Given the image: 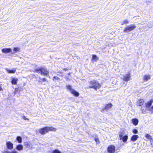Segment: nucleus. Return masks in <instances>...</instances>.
<instances>
[{"label":"nucleus","mask_w":153,"mask_h":153,"mask_svg":"<svg viewBox=\"0 0 153 153\" xmlns=\"http://www.w3.org/2000/svg\"><path fill=\"white\" fill-rule=\"evenodd\" d=\"M136 27V26L134 24H132L129 25L124 28L123 31L124 33H129L130 32L134 30Z\"/></svg>","instance_id":"obj_4"},{"label":"nucleus","mask_w":153,"mask_h":153,"mask_svg":"<svg viewBox=\"0 0 153 153\" xmlns=\"http://www.w3.org/2000/svg\"><path fill=\"white\" fill-rule=\"evenodd\" d=\"M22 118L24 120H29V119H28V118H26V117H25V116H23L22 117Z\"/></svg>","instance_id":"obj_32"},{"label":"nucleus","mask_w":153,"mask_h":153,"mask_svg":"<svg viewBox=\"0 0 153 153\" xmlns=\"http://www.w3.org/2000/svg\"><path fill=\"white\" fill-rule=\"evenodd\" d=\"M35 71L37 73H40L41 75L45 76L48 75L49 73L48 71L46 69L45 67L36 68Z\"/></svg>","instance_id":"obj_2"},{"label":"nucleus","mask_w":153,"mask_h":153,"mask_svg":"<svg viewBox=\"0 0 153 153\" xmlns=\"http://www.w3.org/2000/svg\"><path fill=\"white\" fill-rule=\"evenodd\" d=\"M12 49L10 48H4L1 49L2 52L4 53H7L12 52Z\"/></svg>","instance_id":"obj_9"},{"label":"nucleus","mask_w":153,"mask_h":153,"mask_svg":"<svg viewBox=\"0 0 153 153\" xmlns=\"http://www.w3.org/2000/svg\"><path fill=\"white\" fill-rule=\"evenodd\" d=\"M113 107V105L112 103H110L106 104L105 107L102 109L101 111L102 112H104L105 111H107L108 110L112 108Z\"/></svg>","instance_id":"obj_6"},{"label":"nucleus","mask_w":153,"mask_h":153,"mask_svg":"<svg viewBox=\"0 0 153 153\" xmlns=\"http://www.w3.org/2000/svg\"><path fill=\"white\" fill-rule=\"evenodd\" d=\"M130 74L128 73L126 75L123 76V80L126 81L127 82L130 80Z\"/></svg>","instance_id":"obj_11"},{"label":"nucleus","mask_w":153,"mask_h":153,"mask_svg":"<svg viewBox=\"0 0 153 153\" xmlns=\"http://www.w3.org/2000/svg\"><path fill=\"white\" fill-rule=\"evenodd\" d=\"M132 132L134 134H137L138 133V131L136 129L134 128L133 129Z\"/></svg>","instance_id":"obj_29"},{"label":"nucleus","mask_w":153,"mask_h":153,"mask_svg":"<svg viewBox=\"0 0 153 153\" xmlns=\"http://www.w3.org/2000/svg\"><path fill=\"white\" fill-rule=\"evenodd\" d=\"M115 151V147L114 145H110L107 148V151L109 153H114Z\"/></svg>","instance_id":"obj_7"},{"label":"nucleus","mask_w":153,"mask_h":153,"mask_svg":"<svg viewBox=\"0 0 153 153\" xmlns=\"http://www.w3.org/2000/svg\"><path fill=\"white\" fill-rule=\"evenodd\" d=\"M95 141L97 143H99V139L98 138H95L94 139Z\"/></svg>","instance_id":"obj_30"},{"label":"nucleus","mask_w":153,"mask_h":153,"mask_svg":"<svg viewBox=\"0 0 153 153\" xmlns=\"http://www.w3.org/2000/svg\"><path fill=\"white\" fill-rule=\"evenodd\" d=\"M23 146L21 144H19L16 146V149L18 151H20L22 150L23 149Z\"/></svg>","instance_id":"obj_20"},{"label":"nucleus","mask_w":153,"mask_h":153,"mask_svg":"<svg viewBox=\"0 0 153 153\" xmlns=\"http://www.w3.org/2000/svg\"><path fill=\"white\" fill-rule=\"evenodd\" d=\"M10 153H18V152L16 151H12L11 152L10 151Z\"/></svg>","instance_id":"obj_33"},{"label":"nucleus","mask_w":153,"mask_h":153,"mask_svg":"<svg viewBox=\"0 0 153 153\" xmlns=\"http://www.w3.org/2000/svg\"><path fill=\"white\" fill-rule=\"evenodd\" d=\"M151 27H151H149V28H150V27Z\"/></svg>","instance_id":"obj_42"},{"label":"nucleus","mask_w":153,"mask_h":153,"mask_svg":"<svg viewBox=\"0 0 153 153\" xmlns=\"http://www.w3.org/2000/svg\"><path fill=\"white\" fill-rule=\"evenodd\" d=\"M53 81H55V80H56L59 81L60 80V79L59 78L56 76H54L53 77Z\"/></svg>","instance_id":"obj_26"},{"label":"nucleus","mask_w":153,"mask_h":153,"mask_svg":"<svg viewBox=\"0 0 153 153\" xmlns=\"http://www.w3.org/2000/svg\"><path fill=\"white\" fill-rule=\"evenodd\" d=\"M16 140L19 143H21L22 142V138L20 136H17L16 137Z\"/></svg>","instance_id":"obj_21"},{"label":"nucleus","mask_w":153,"mask_h":153,"mask_svg":"<svg viewBox=\"0 0 153 153\" xmlns=\"http://www.w3.org/2000/svg\"><path fill=\"white\" fill-rule=\"evenodd\" d=\"M18 79L15 77H12L11 83L13 85H16L17 84Z\"/></svg>","instance_id":"obj_12"},{"label":"nucleus","mask_w":153,"mask_h":153,"mask_svg":"<svg viewBox=\"0 0 153 153\" xmlns=\"http://www.w3.org/2000/svg\"><path fill=\"white\" fill-rule=\"evenodd\" d=\"M68 70V69H67L66 68H64L63 69V70H64V71H67Z\"/></svg>","instance_id":"obj_38"},{"label":"nucleus","mask_w":153,"mask_h":153,"mask_svg":"<svg viewBox=\"0 0 153 153\" xmlns=\"http://www.w3.org/2000/svg\"><path fill=\"white\" fill-rule=\"evenodd\" d=\"M51 153H61L60 151L58 149H56L52 151V152H51Z\"/></svg>","instance_id":"obj_28"},{"label":"nucleus","mask_w":153,"mask_h":153,"mask_svg":"<svg viewBox=\"0 0 153 153\" xmlns=\"http://www.w3.org/2000/svg\"><path fill=\"white\" fill-rule=\"evenodd\" d=\"M138 138V135L134 134L131 137V140L132 141L134 142L136 141Z\"/></svg>","instance_id":"obj_13"},{"label":"nucleus","mask_w":153,"mask_h":153,"mask_svg":"<svg viewBox=\"0 0 153 153\" xmlns=\"http://www.w3.org/2000/svg\"><path fill=\"white\" fill-rule=\"evenodd\" d=\"M24 145L26 148H30V142H25Z\"/></svg>","instance_id":"obj_23"},{"label":"nucleus","mask_w":153,"mask_h":153,"mask_svg":"<svg viewBox=\"0 0 153 153\" xmlns=\"http://www.w3.org/2000/svg\"><path fill=\"white\" fill-rule=\"evenodd\" d=\"M120 139L122 140L124 143H126L128 139V136L127 134H125L123 132H120L119 135Z\"/></svg>","instance_id":"obj_5"},{"label":"nucleus","mask_w":153,"mask_h":153,"mask_svg":"<svg viewBox=\"0 0 153 153\" xmlns=\"http://www.w3.org/2000/svg\"><path fill=\"white\" fill-rule=\"evenodd\" d=\"M151 79V76L149 75H145L143 77V80L147 81Z\"/></svg>","instance_id":"obj_19"},{"label":"nucleus","mask_w":153,"mask_h":153,"mask_svg":"<svg viewBox=\"0 0 153 153\" xmlns=\"http://www.w3.org/2000/svg\"><path fill=\"white\" fill-rule=\"evenodd\" d=\"M71 73L70 72H69L68 74V75L69 76L70 75V74H71Z\"/></svg>","instance_id":"obj_40"},{"label":"nucleus","mask_w":153,"mask_h":153,"mask_svg":"<svg viewBox=\"0 0 153 153\" xmlns=\"http://www.w3.org/2000/svg\"><path fill=\"white\" fill-rule=\"evenodd\" d=\"M148 109V108L145 106H141V110L142 113L145 114L146 113V111Z\"/></svg>","instance_id":"obj_17"},{"label":"nucleus","mask_w":153,"mask_h":153,"mask_svg":"<svg viewBox=\"0 0 153 153\" xmlns=\"http://www.w3.org/2000/svg\"><path fill=\"white\" fill-rule=\"evenodd\" d=\"M125 24V23H123H123H122V25H123L124 24Z\"/></svg>","instance_id":"obj_41"},{"label":"nucleus","mask_w":153,"mask_h":153,"mask_svg":"<svg viewBox=\"0 0 153 153\" xmlns=\"http://www.w3.org/2000/svg\"><path fill=\"white\" fill-rule=\"evenodd\" d=\"M20 48L17 47H14L13 49V51L15 52L19 51ZM14 52H12V53H13Z\"/></svg>","instance_id":"obj_24"},{"label":"nucleus","mask_w":153,"mask_h":153,"mask_svg":"<svg viewBox=\"0 0 153 153\" xmlns=\"http://www.w3.org/2000/svg\"><path fill=\"white\" fill-rule=\"evenodd\" d=\"M74 96L78 97L79 96V94L75 90H72V91L71 92Z\"/></svg>","instance_id":"obj_15"},{"label":"nucleus","mask_w":153,"mask_h":153,"mask_svg":"<svg viewBox=\"0 0 153 153\" xmlns=\"http://www.w3.org/2000/svg\"><path fill=\"white\" fill-rule=\"evenodd\" d=\"M54 128L52 127H45L40 128L39 132L41 135H44L48 133L49 131H53Z\"/></svg>","instance_id":"obj_3"},{"label":"nucleus","mask_w":153,"mask_h":153,"mask_svg":"<svg viewBox=\"0 0 153 153\" xmlns=\"http://www.w3.org/2000/svg\"><path fill=\"white\" fill-rule=\"evenodd\" d=\"M145 137L148 139L149 140H152V137L149 134H146L145 135Z\"/></svg>","instance_id":"obj_27"},{"label":"nucleus","mask_w":153,"mask_h":153,"mask_svg":"<svg viewBox=\"0 0 153 153\" xmlns=\"http://www.w3.org/2000/svg\"><path fill=\"white\" fill-rule=\"evenodd\" d=\"M3 153H10V151H5Z\"/></svg>","instance_id":"obj_36"},{"label":"nucleus","mask_w":153,"mask_h":153,"mask_svg":"<svg viewBox=\"0 0 153 153\" xmlns=\"http://www.w3.org/2000/svg\"><path fill=\"white\" fill-rule=\"evenodd\" d=\"M67 88L71 92L72 91V90H73L74 89L72 88V86L71 85H68L66 86Z\"/></svg>","instance_id":"obj_25"},{"label":"nucleus","mask_w":153,"mask_h":153,"mask_svg":"<svg viewBox=\"0 0 153 153\" xmlns=\"http://www.w3.org/2000/svg\"><path fill=\"white\" fill-rule=\"evenodd\" d=\"M92 59L94 60L96 62L98 60V57L97 56V55L95 54H93L92 56Z\"/></svg>","instance_id":"obj_22"},{"label":"nucleus","mask_w":153,"mask_h":153,"mask_svg":"<svg viewBox=\"0 0 153 153\" xmlns=\"http://www.w3.org/2000/svg\"><path fill=\"white\" fill-rule=\"evenodd\" d=\"M144 102V100L143 99L139 100L137 102V104L139 106H141L143 105Z\"/></svg>","instance_id":"obj_18"},{"label":"nucleus","mask_w":153,"mask_h":153,"mask_svg":"<svg viewBox=\"0 0 153 153\" xmlns=\"http://www.w3.org/2000/svg\"><path fill=\"white\" fill-rule=\"evenodd\" d=\"M123 23H125L126 24H128V21L127 20H125L123 22Z\"/></svg>","instance_id":"obj_34"},{"label":"nucleus","mask_w":153,"mask_h":153,"mask_svg":"<svg viewBox=\"0 0 153 153\" xmlns=\"http://www.w3.org/2000/svg\"><path fill=\"white\" fill-rule=\"evenodd\" d=\"M153 103V99H152L145 103V105L147 108H148V109L149 111V108H150L152 106H151Z\"/></svg>","instance_id":"obj_8"},{"label":"nucleus","mask_w":153,"mask_h":153,"mask_svg":"<svg viewBox=\"0 0 153 153\" xmlns=\"http://www.w3.org/2000/svg\"><path fill=\"white\" fill-rule=\"evenodd\" d=\"M58 73H60V74H63L62 72H61V71H58Z\"/></svg>","instance_id":"obj_39"},{"label":"nucleus","mask_w":153,"mask_h":153,"mask_svg":"<svg viewBox=\"0 0 153 153\" xmlns=\"http://www.w3.org/2000/svg\"><path fill=\"white\" fill-rule=\"evenodd\" d=\"M6 71L9 74H14L16 71V69L13 68L11 70L9 69L8 68L6 69Z\"/></svg>","instance_id":"obj_16"},{"label":"nucleus","mask_w":153,"mask_h":153,"mask_svg":"<svg viewBox=\"0 0 153 153\" xmlns=\"http://www.w3.org/2000/svg\"><path fill=\"white\" fill-rule=\"evenodd\" d=\"M132 123L134 126H137L138 125L139 120L138 119L136 118H133L131 120Z\"/></svg>","instance_id":"obj_14"},{"label":"nucleus","mask_w":153,"mask_h":153,"mask_svg":"<svg viewBox=\"0 0 153 153\" xmlns=\"http://www.w3.org/2000/svg\"><path fill=\"white\" fill-rule=\"evenodd\" d=\"M79 43H75V44H74L73 45L74 46H75V45H76V46H79Z\"/></svg>","instance_id":"obj_35"},{"label":"nucleus","mask_w":153,"mask_h":153,"mask_svg":"<svg viewBox=\"0 0 153 153\" xmlns=\"http://www.w3.org/2000/svg\"><path fill=\"white\" fill-rule=\"evenodd\" d=\"M40 79L42 80L43 82H45L46 81L47 79L45 78H43L42 79L40 78Z\"/></svg>","instance_id":"obj_31"},{"label":"nucleus","mask_w":153,"mask_h":153,"mask_svg":"<svg viewBox=\"0 0 153 153\" xmlns=\"http://www.w3.org/2000/svg\"><path fill=\"white\" fill-rule=\"evenodd\" d=\"M6 146L7 149H8L12 150L13 148V144L10 141L7 142Z\"/></svg>","instance_id":"obj_10"},{"label":"nucleus","mask_w":153,"mask_h":153,"mask_svg":"<svg viewBox=\"0 0 153 153\" xmlns=\"http://www.w3.org/2000/svg\"><path fill=\"white\" fill-rule=\"evenodd\" d=\"M89 85L88 88H93L95 90L99 89L101 87V85L97 81L94 80L89 82Z\"/></svg>","instance_id":"obj_1"},{"label":"nucleus","mask_w":153,"mask_h":153,"mask_svg":"<svg viewBox=\"0 0 153 153\" xmlns=\"http://www.w3.org/2000/svg\"><path fill=\"white\" fill-rule=\"evenodd\" d=\"M143 30L144 31H146L147 30V29H145L144 27H143Z\"/></svg>","instance_id":"obj_37"}]
</instances>
